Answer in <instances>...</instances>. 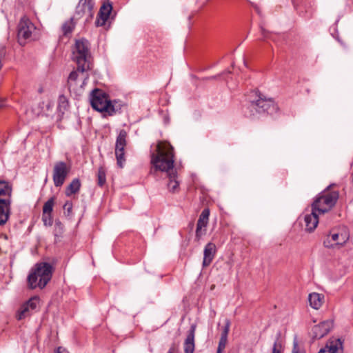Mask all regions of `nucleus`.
<instances>
[{
	"mask_svg": "<svg viewBox=\"0 0 353 353\" xmlns=\"http://www.w3.org/2000/svg\"><path fill=\"white\" fill-rule=\"evenodd\" d=\"M54 204V198H50L48 199L43 205V213H51L53 210V206Z\"/></svg>",
	"mask_w": 353,
	"mask_h": 353,
	"instance_id": "27",
	"label": "nucleus"
},
{
	"mask_svg": "<svg viewBox=\"0 0 353 353\" xmlns=\"http://www.w3.org/2000/svg\"><path fill=\"white\" fill-rule=\"evenodd\" d=\"M168 353H172L171 350H170V351L168 352Z\"/></svg>",
	"mask_w": 353,
	"mask_h": 353,
	"instance_id": "41",
	"label": "nucleus"
},
{
	"mask_svg": "<svg viewBox=\"0 0 353 353\" xmlns=\"http://www.w3.org/2000/svg\"><path fill=\"white\" fill-rule=\"evenodd\" d=\"M26 303L31 310H34L37 307L39 303V299L37 297L31 298Z\"/></svg>",
	"mask_w": 353,
	"mask_h": 353,
	"instance_id": "32",
	"label": "nucleus"
},
{
	"mask_svg": "<svg viewBox=\"0 0 353 353\" xmlns=\"http://www.w3.org/2000/svg\"><path fill=\"white\" fill-rule=\"evenodd\" d=\"M323 299V295L316 292L310 294L308 297L310 306L315 310H318L321 307Z\"/></svg>",
	"mask_w": 353,
	"mask_h": 353,
	"instance_id": "22",
	"label": "nucleus"
},
{
	"mask_svg": "<svg viewBox=\"0 0 353 353\" xmlns=\"http://www.w3.org/2000/svg\"><path fill=\"white\" fill-rule=\"evenodd\" d=\"M72 59L77 65H82V66L90 68V44L86 39H81L76 41L72 50Z\"/></svg>",
	"mask_w": 353,
	"mask_h": 353,
	"instance_id": "6",
	"label": "nucleus"
},
{
	"mask_svg": "<svg viewBox=\"0 0 353 353\" xmlns=\"http://www.w3.org/2000/svg\"><path fill=\"white\" fill-rule=\"evenodd\" d=\"M112 10V6L109 1H107L103 3V4L100 8V10L98 14V17L95 22L97 26H103L105 25V22L109 18Z\"/></svg>",
	"mask_w": 353,
	"mask_h": 353,
	"instance_id": "17",
	"label": "nucleus"
},
{
	"mask_svg": "<svg viewBox=\"0 0 353 353\" xmlns=\"http://www.w3.org/2000/svg\"><path fill=\"white\" fill-rule=\"evenodd\" d=\"M210 216L209 209H204L201 213L196 223L195 241L199 242L206 234V228L208 223Z\"/></svg>",
	"mask_w": 353,
	"mask_h": 353,
	"instance_id": "13",
	"label": "nucleus"
},
{
	"mask_svg": "<svg viewBox=\"0 0 353 353\" xmlns=\"http://www.w3.org/2000/svg\"><path fill=\"white\" fill-rule=\"evenodd\" d=\"M90 103L93 109L99 112H107L109 115H112L116 112V110L108 99V95L101 90L95 89L90 94Z\"/></svg>",
	"mask_w": 353,
	"mask_h": 353,
	"instance_id": "5",
	"label": "nucleus"
},
{
	"mask_svg": "<svg viewBox=\"0 0 353 353\" xmlns=\"http://www.w3.org/2000/svg\"><path fill=\"white\" fill-rule=\"evenodd\" d=\"M280 334H278L276 336V339L274 341L272 352V353H281L282 352V345L281 342L279 341Z\"/></svg>",
	"mask_w": 353,
	"mask_h": 353,
	"instance_id": "29",
	"label": "nucleus"
},
{
	"mask_svg": "<svg viewBox=\"0 0 353 353\" xmlns=\"http://www.w3.org/2000/svg\"><path fill=\"white\" fill-rule=\"evenodd\" d=\"M63 209L67 212L68 215H69L72 212V203L67 201L63 205Z\"/></svg>",
	"mask_w": 353,
	"mask_h": 353,
	"instance_id": "34",
	"label": "nucleus"
},
{
	"mask_svg": "<svg viewBox=\"0 0 353 353\" xmlns=\"http://www.w3.org/2000/svg\"><path fill=\"white\" fill-rule=\"evenodd\" d=\"M74 26L72 19L65 21L61 27L63 34L64 35H67L68 34L71 33Z\"/></svg>",
	"mask_w": 353,
	"mask_h": 353,
	"instance_id": "26",
	"label": "nucleus"
},
{
	"mask_svg": "<svg viewBox=\"0 0 353 353\" xmlns=\"http://www.w3.org/2000/svg\"><path fill=\"white\" fill-rule=\"evenodd\" d=\"M318 353H343V341L340 339L329 340Z\"/></svg>",
	"mask_w": 353,
	"mask_h": 353,
	"instance_id": "15",
	"label": "nucleus"
},
{
	"mask_svg": "<svg viewBox=\"0 0 353 353\" xmlns=\"http://www.w3.org/2000/svg\"><path fill=\"white\" fill-rule=\"evenodd\" d=\"M228 341V337L221 336L216 353H223Z\"/></svg>",
	"mask_w": 353,
	"mask_h": 353,
	"instance_id": "30",
	"label": "nucleus"
},
{
	"mask_svg": "<svg viewBox=\"0 0 353 353\" xmlns=\"http://www.w3.org/2000/svg\"><path fill=\"white\" fill-rule=\"evenodd\" d=\"M252 6L254 8V9L259 13V9L258 6L256 5L253 4V3H252Z\"/></svg>",
	"mask_w": 353,
	"mask_h": 353,
	"instance_id": "40",
	"label": "nucleus"
},
{
	"mask_svg": "<svg viewBox=\"0 0 353 353\" xmlns=\"http://www.w3.org/2000/svg\"><path fill=\"white\" fill-rule=\"evenodd\" d=\"M42 220L46 226H50L52 224V218L51 213H43L42 215Z\"/></svg>",
	"mask_w": 353,
	"mask_h": 353,
	"instance_id": "31",
	"label": "nucleus"
},
{
	"mask_svg": "<svg viewBox=\"0 0 353 353\" xmlns=\"http://www.w3.org/2000/svg\"><path fill=\"white\" fill-rule=\"evenodd\" d=\"M52 274V266L48 263H37L28 276V284L30 288H44L50 281Z\"/></svg>",
	"mask_w": 353,
	"mask_h": 353,
	"instance_id": "2",
	"label": "nucleus"
},
{
	"mask_svg": "<svg viewBox=\"0 0 353 353\" xmlns=\"http://www.w3.org/2000/svg\"><path fill=\"white\" fill-rule=\"evenodd\" d=\"M174 148L165 141H159L155 152L151 154V163L156 170L167 173L169 192L176 193L179 191V181L176 170L174 168Z\"/></svg>",
	"mask_w": 353,
	"mask_h": 353,
	"instance_id": "1",
	"label": "nucleus"
},
{
	"mask_svg": "<svg viewBox=\"0 0 353 353\" xmlns=\"http://www.w3.org/2000/svg\"><path fill=\"white\" fill-rule=\"evenodd\" d=\"M216 252V246L212 242L208 243L203 250V259L202 265L208 267L212 262Z\"/></svg>",
	"mask_w": 353,
	"mask_h": 353,
	"instance_id": "18",
	"label": "nucleus"
},
{
	"mask_svg": "<svg viewBox=\"0 0 353 353\" xmlns=\"http://www.w3.org/2000/svg\"><path fill=\"white\" fill-rule=\"evenodd\" d=\"M332 185L327 186L316 196L312 204L313 211H316L321 214H325L335 205L339 199V193L338 191L330 190Z\"/></svg>",
	"mask_w": 353,
	"mask_h": 353,
	"instance_id": "4",
	"label": "nucleus"
},
{
	"mask_svg": "<svg viewBox=\"0 0 353 353\" xmlns=\"http://www.w3.org/2000/svg\"><path fill=\"white\" fill-rule=\"evenodd\" d=\"M68 103L66 102L65 97H61L59 99V108H63L64 109H65Z\"/></svg>",
	"mask_w": 353,
	"mask_h": 353,
	"instance_id": "35",
	"label": "nucleus"
},
{
	"mask_svg": "<svg viewBox=\"0 0 353 353\" xmlns=\"http://www.w3.org/2000/svg\"><path fill=\"white\" fill-rule=\"evenodd\" d=\"M319 214L318 212L313 211V208H312L311 212L304 216L305 230L307 232H312L316 229L319 223Z\"/></svg>",
	"mask_w": 353,
	"mask_h": 353,
	"instance_id": "19",
	"label": "nucleus"
},
{
	"mask_svg": "<svg viewBox=\"0 0 353 353\" xmlns=\"http://www.w3.org/2000/svg\"><path fill=\"white\" fill-rule=\"evenodd\" d=\"M81 181L78 178L74 179L65 189V194L70 196L77 193L81 188Z\"/></svg>",
	"mask_w": 353,
	"mask_h": 353,
	"instance_id": "24",
	"label": "nucleus"
},
{
	"mask_svg": "<svg viewBox=\"0 0 353 353\" xmlns=\"http://www.w3.org/2000/svg\"><path fill=\"white\" fill-rule=\"evenodd\" d=\"M127 135L125 130H121L116 140L115 156L117 165L121 168H123L125 163V147L127 144Z\"/></svg>",
	"mask_w": 353,
	"mask_h": 353,
	"instance_id": "11",
	"label": "nucleus"
},
{
	"mask_svg": "<svg viewBox=\"0 0 353 353\" xmlns=\"http://www.w3.org/2000/svg\"><path fill=\"white\" fill-rule=\"evenodd\" d=\"M230 321L229 319L225 320V324L223 328L221 336H226L228 337V334L230 331Z\"/></svg>",
	"mask_w": 353,
	"mask_h": 353,
	"instance_id": "33",
	"label": "nucleus"
},
{
	"mask_svg": "<svg viewBox=\"0 0 353 353\" xmlns=\"http://www.w3.org/2000/svg\"><path fill=\"white\" fill-rule=\"evenodd\" d=\"M261 32H262V34L264 36V37H268L266 36V32H265V30L263 28H261Z\"/></svg>",
	"mask_w": 353,
	"mask_h": 353,
	"instance_id": "39",
	"label": "nucleus"
},
{
	"mask_svg": "<svg viewBox=\"0 0 353 353\" xmlns=\"http://www.w3.org/2000/svg\"><path fill=\"white\" fill-rule=\"evenodd\" d=\"M257 99L250 101L248 107V112H245V115L250 118H254L259 114L267 112L268 114H273L278 110L277 104L272 98H267L261 93L256 92Z\"/></svg>",
	"mask_w": 353,
	"mask_h": 353,
	"instance_id": "3",
	"label": "nucleus"
},
{
	"mask_svg": "<svg viewBox=\"0 0 353 353\" xmlns=\"http://www.w3.org/2000/svg\"><path fill=\"white\" fill-rule=\"evenodd\" d=\"M12 194V186L6 181L0 180V200L10 199Z\"/></svg>",
	"mask_w": 353,
	"mask_h": 353,
	"instance_id": "23",
	"label": "nucleus"
},
{
	"mask_svg": "<svg viewBox=\"0 0 353 353\" xmlns=\"http://www.w3.org/2000/svg\"><path fill=\"white\" fill-rule=\"evenodd\" d=\"M97 177H98V185L99 186H103L106 181V178H105V170L101 167L99 168L98 170Z\"/></svg>",
	"mask_w": 353,
	"mask_h": 353,
	"instance_id": "28",
	"label": "nucleus"
},
{
	"mask_svg": "<svg viewBox=\"0 0 353 353\" xmlns=\"http://www.w3.org/2000/svg\"><path fill=\"white\" fill-rule=\"evenodd\" d=\"M30 311H31L30 308H29L28 305L26 303L21 307L19 311L18 312L17 319L19 320H21V319L26 318V316H28L30 314Z\"/></svg>",
	"mask_w": 353,
	"mask_h": 353,
	"instance_id": "25",
	"label": "nucleus"
},
{
	"mask_svg": "<svg viewBox=\"0 0 353 353\" xmlns=\"http://www.w3.org/2000/svg\"><path fill=\"white\" fill-rule=\"evenodd\" d=\"M333 322L330 320L324 321L312 328L313 338L321 339L331 330Z\"/></svg>",
	"mask_w": 353,
	"mask_h": 353,
	"instance_id": "16",
	"label": "nucleus"
},
{
	"mask_svg": "<svg viewBox=\"0 0 353 353\" xmlns=\"http://www.w3.org/2000/svg\"><path fill=\"white\" fill-rule=\"evenodd\" d=\"M71 170V165L64 161H57L52 170V179L55 187H61L65 183Z\"/></svg>",
	"mask_w": 353,
	"mask_h": 353,
	"instance_id": "9",
	"label": "nucleus"
},
{
	"mask_svg": "<svg viewBox=\"0 0 353 353\" xmlns=\"http://www.w3.org/2000/svg\"><path fill=\"white\" fill-rule=\"evenodd\" d=\"M210 216L209 209H204L201 213L196 223L195 241L199 242L206 234V228L208 223Z\"/></svg>",
	"mask_w": 353,
	"mask_h": 353,
	"instance_id": "14",
	"label": "nucleus"
},
{
	"mask_svg": "<svg viewBox=\"0 0 353 353\" xmlns=\"http://www.w3.org/2000/svg\"><path fill=\"white\" fill-rule=\"evenodd\" d=\"M94 0H80L76 8V17L80 19L85 17L86 19L93 17Z\"/></svg>",
	"mask_w": 353,
	"mask_h": 353,
	"instance_id": "12",
	"label": "nucleus"
},
{
	"mask_svg": "<svg viewBox=\"0 0 353 353\" xmlns=\"http://www.w3.org/2000/svg\"><path fill=\"white\" fill-rule=\"evenodd\" d=\"M349 239V234L345 229L333 230L323 241V245L327 248H334L337 245H343Z\"/></svg>",
	"mask_w": 353,
	"mask_h": 353,
	"instance_id": "10",
	"label": "nucleus"
},
{
	"mask_svg": "<svg viewBox=\"0 0 353 353\" xmlns=\"http://www.w3.org/2000/svg\"><path fill=\"white\" fill-rule=\"evenodd\" d=\"M196 325L192 324L188 336L184 341L183 347L185 353H194V334L196 331Z\"/></svg>",
	"mask_w": 353,
	"mask_h": 353,
	"instance_id": "20",
	"label": "nucleus"
},
{
	"mask_svg": "<svg viewBox=\"0 0 353 353\" xmlns=\"http://www.w3.org/2000/svg\"><path fill=\"white\" fill-rule=\"evenodd\" d=\"M292 353H305L304 352L299 350L298 342L296 341H294V347Z\"/></svg>",
	"mask_w": 353,
	"mask_h": 353,
	"instance_id": "36",
	"label": "nucleus"
},
{
	"mask_svg": "<svg viewBox=\"0 0 353 353\" xmlns=\"http://www.w3.org/2000/svg\"><path fill=\"white\" fill-rule=\"evenodd\" d=\"M314 5V2H308L305 4V6H310V7H312V6Z\"/></svg>",
	"mask_w": 353,
	"mask_h": 353,
	"instance_id": "38",
	"label": "nucleus"
},
{
	"mask_svg": "<svg viewBox=\"0 0 353 353\" xmlns=\"http://www.w3.org/2000/svg\"><path fill=\"white\" fill-rule=\"evenodd\" d=\"M36 27L34 23L26 16L20 19L17 28V37L20 45L23 46L32 39L33 32Z\"/></svg>",
	"mask_w": 353,
	"mask_h": 353,
	"instance_id": "8",
	"label": "nucleus"
},
{
	"mask_svg": "<svg viewBox=\"0 0 353 353\" xmlns=\"http://www.w3.org/2000/svg\"><path fill=\"white\" fill-rule=\"evenodd\" d=\"M90 68L79 65L76 70L70 72L68 78V86L70 91L79 92L83 89L88 79L87 71Z\"/></svg>",
	"mask_w": 353,
	"mask_h": 353,
	"instance_id": "7",
	"label": "nucleus"
},
{
	"mask_svg": "<svg viewBox=\"0 0 353 353\" xmlns=\"http://www.w3.org/2000/svg\"><path fill=\"white\" fill-rule=\"evenodd\" d=\"M11 199L0 200V225H3L9 219Z\"/></svg>",
	"mask_w": 353,
	"mask_h": 353,
	"instance_id": "21",
	"label": "nucleus"
},
{
	"mask_svg": "<svg viewBox=\"0 0 353 353\" xmlns=\"http://www.w3.org/2000/svg\"><path fill=\"white\" fill-rule=\"evenodd\" d=\"M57 353H69L65 348L59 347L57 350Z\"/></svg>",
	"mask_w": 353,
	"mask_h": 353,
	"instance_id": "37",
	"label": "nucleus"
}]
</instances>
